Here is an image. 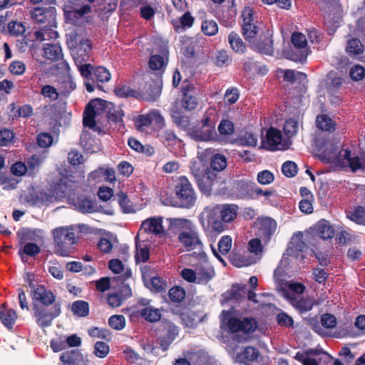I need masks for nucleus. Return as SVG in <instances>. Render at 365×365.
<instances>
[{
	"instance_id": "22",
	"label": "nucleus",
	"mask_w": 365,
	"mask_h": 365,
	"mask_svg": "<svg viewBox=\"0 0 365 365\" xmlns=\"http://www.w3.org/2000/svg\"><path fill=\"white\" fill-rule=\"evenodd\" d=\"M232 310H222L220 314L221 322L226 324L229 331L234 334L240 331L242 320L232 317Z\"/></svg>"
},
{
	"instance_id": "23",
	"label": "nucleus",
	"mask_w": 365,
	"mask_h": 365,
	"mask_svg": "<svg viewBox=\"0 0 365 365\" xmlns=\"http://www.w3.org/2000/svg\"><path fill=\"white\" fill-rule=\"evenodd\" d=\"M72 205L81 213H92L96 211V204L89 197L79 195L72 200Z\"/></svg>"
},
{
	"instance_id": "53",
	"label": "nucleus",
	"mask_w": 365,
	"mask_h": 365,
	"mask_svg": "<svg viewBox=\"0 0 365 365\" xmlns=\"http://www.w3.org/2000/svg\"><path fill=\"white\" fill-rule=\"evenodd\" d=\"M346 50L350 54L359 55L364 52V46L359 39L352 38L348 41Z\"/></svg>"
},
{
	"instance_id": "38",
	"label": "nucleus",
	"mask_w": 365,
	"mask_h": 365,
	"mask_svg": "<svg viewBox=\"0 0 365 365\" xmlns=\"http://www.w3.org/2000/svg\"><path fill=\"white\" fill-rule=\"evenodd\" d=\"M267 143L270 147L271 150L277 149V146L282 143V135L280 130L271 127L267 131L266 134Z\"/></svg>"
},
{
	"instance_id": "30",
	"label": "nucleus",
	"mask_w": 365,
	"mask_h": 365,
	"mask_svg": "<svg viewBox=\"0 0 365 365\" xmlns=\"http://www.w3.org/2000/svg\"><path fill=\"white\" fill-rule=\"evenodd\" d=\"M228 43L231 49L237 54H244L247 51V45L241 37L235 31L229 34L227 37Z\"/></svg>"
},
{
	"instance_id": "60",
	"label": "nucleus",
	"mask_w": 365,
	"mask_h": 365,
	"mask_svg": "<svg viewBox=\"0 0 365 365\" xmlns=\"http://www.w3.org/2000/svg\"><path fill=\"white\" fill-rule=\"evenodd\" d=\"M283 130L288 138L293 137L297 133L298 122L293 118L287 120L284 124Z\"/></svg>"
},
{
	"instance_id": "4",
	"label": "nucleus",
	"mask_w": 365,
	"mask_h": 365,
	"mask_svg": "<svg viewBox=\"0 0 365 365\" xmlns=\"http://www.w3.org/2000/svg\"><path fill=\"white\" fill-rule=\"evenodd\" d=\"M56 252L62 256L70 255L72 246L76 242L74 230L68 227H60L52 231Z\"/></svg>"
},
{
	"instance_id": "6",
	"label": "nucleus",
	"mask_w": 365,
	"mask_h": 365,
	"mask_svg": "<svg viewBox=\"0 0 365 365\" xmlns=\"http://www.w3.org/2000/svg\"><path fill=\"white\" fill-rule=\"evenodd\" d=\"M50 306L34 304V317L37 324L41 328L50 327L53 320L61 313L59 302L54 303L51 307Z\"/></svg>"
},
{
	"instance_id": "15",
	"label": "nucleus",
	"mask_w": 365,
	"mask_h": 365,
	"mask_svg": "<svg viewBox=\"0 0 365 365\" xmlns=\"http://www.w3.org/2000/svg\"><path fill=\"white\" fill-rule=\"evenodd\" d=\"M32 299L38 302L40 305H53L56 301V295L50 289L43 285H38L31 292Z\"/></svg>"
},
{
	"instance_id": "48",
	"label": "nucleus",
	"mask_w": 365,
	"mask_h": 365,
	"mask_svg": "<svg viewBox=\"0 0 365 365\" xmlns=\"http://www.w3.org/2000/svg\"><path fill=\"white\" fill-rule=\"evenodd\" d=\"M218 24L215 20H205L201 25V30L205 36H212L218 32Z\"/></svg>"
},
{
	"instance_id": "20",
	"label": "nucleus",
	"mask_w": 365,
	"mask_h": 365,
	"mask_svg": "<svg viewBox=\"0 0 365 365\" xmlns=\"http://www.w3.org/2000/svg\"><path fill=\"white\" fill-rule=\"evenodd\" d=\"M260 356V352L258 349L248 346H246L240 353L237 354V361L245 365H253L257 362Z\"/></svg>"
},
{
	"instance_id": "19",
	"label": "nucleus",
	"mask_w": 365,
	"mask_h": 365,
	"mask_svg": "<svg viewBox=\"0 0 365 365\" xmlns=\"http://www.w3.org/2000/svg\"><path fill=\"white\" fill-rule=\"evenodd\" d=\"M202 259H204V264L197 265L195 269L197 283L204 284L208 283L215 277V272L214 267L207 263L206 257Z\"/></svg>"
},
{
	"instance_id": "45",
	"label": "nucleus",
	"mask_w": 365,
	"mask_h": 365,
	"mask_svg": "<svg viewBox=\"0 0 365 365\" xmlns=\"http://www.w3.org/2000/svg\"><path fill=\"white\" fill-rule=\"evenodd\" d=\"M283 78L284 81L293 83L298 81L299 83L304 82L307 78L306 73L301 71H296L292 69H287L284 71Z\"/></svg>"
},
{
	"instance_id": "8",
	"label": "nucleus",
	"mask_w": 365,
	"mask_h": 365,
	"mask_svg": "<svg viewBox=\"0 0 365 365\" xmlns=\"http://www.w3.org/2000/svg\"><path fill=\"white\" fill-rule=\"evenodd\" d=\"M178 239L187 251L198 250L201 258L206 257L202 250L203 244L200 239V233L195 228H190L187 231H182L178 234Z\"/></svg>"
},
{
	"instance_id": "10",
	"label": "nucleus",
	"mask_w": 365,
	"mask_h": 365,
	"mask_svg": "<svg viewBox=\"0 0 365 365\" xmlns=\"http://www.w3.org/2000/svg\"><path fill=\"white\" fill-rule=\"evenodd\" d=\"M178 327L173 323L168 322L163 324L158 337L159 348L163 351L168 350L178 336Z\"/></svg>"
},
{
	"instance_id": "49",
	"label": "nucleus",
	"mask_w": 365,
	"mask_h": 365,
	"mask_svg": "<svg viewBox=\"0 0 365 365\" xmlns=\"http://www.w3.org/2000/svg\"><path fill=\"white\" fill-rule=\"evenodd\" d=\"M217 129L220 135H231L235 132V125L228 119H222L218 125Z\"/></svg>"
},
{
	"instance_id": "47",
	"label": "nucleus",
	"mask_w": 365,
	"mask_h": 365,
	"mask_svg": "<svg viewBox=\"0 0 365 365\" xmlns=\"http://www.w3.org/2000/svg\"><path fill=\"white\" fill-rule=\"evenodd\" d=\"M181 103L186 110L191 111L197 108L199 103L195 94L185 93L182 96Z\"/></svg>"
},
{
	"instance_id": "28",
	"label": "nucleus",
	"mask_w": 365,
	"mask_h": 365,
	"mask_svg": "<svg viewBox=\"0 0 365 365\" xmlns=\"http://www.w3.org/2000/svg\"><path fill=\"white\" fill-rule=\"evenodd\" d=\"M168 53V48H164L161 50V55H152L148 62L150 68L153 71L165 69L167 65Z\"/></svg>"
},
{
	"instance_id": "17",
	"label": "nucleus",
	"mask_w": 365,
	"mask_h": 365,
	"mask_svg": "<svg viewBox=\"0 0 365 365\" xmlns=\"http://www.w3.org/2000/svg\"><path fill=\"white\" fill-rule=\"evenodd\" d=\"M80 71L81 75L84 78V86L88 93H92L95 90L96 82L93 78V68L91 63H83L76 64Z\"/></svg>"
},
{
	"instance_id": "58",
	"label": "nucleus",
	"mask_w": 365,
	"mask_h": 365,
	"mask_svg": "<svg viewBox=\"0 0 365 365\" xmlns=\"http://www.w3.org/2000/svg\"><path fill=\"white\" fill-rule=\"evenodd\" d=\"M109 326L115 330H122L125 327V318L121 314H115L108 319Z\"/></svg>"
},
{
	"instance_id": "61",
	"label": "nucleus",
	"mask_w": 365,
	"mask_h": 365,
	"mask_svg": "<svg viewBox=\"0 0 365 365\" xmlns=\"http://www.w3.org/2000/svg\"><path fill=\"white\" fill-rule=\"evenodd\" d=\"M215 180H209L205 177L196 180L200 190L206 195H210Z\"/></svg>"
},
{
	"instance_id": "14",
	"label": "nucleus",
	"mask_w": 365,
	"mask_h": 365,
	"mask_svg": "<svg viewBox=\"0 0 365 365\" xmlns=\"http://www.w3.org/2000/svg\"><path fill=\"white\" fill-rule=\"evenodd\" d=\"M246 292V284H234L230 289L222 294V303L229 302L240 303L245 299Z\"/></svg>"
},
{
	"instance_id": "39",
	"label": "nucleus",
	"mask_w": 365,
	"mask_h": 365,
	"mask_svg": "<svg viewBox=\"0 0 365 365\" xmlns=\"http://www.w3.org/2000/svg\"><path fill=\"white\" fill-rule=\"evenodd\" d=\"M300 235L302 234L300 233ZM307 248L306 243L302 240V237L292 238L287 248L288 255L293 257H298L300 252H303Z\"/></svg>"
},
{
	"instance_id": "35",
	"label": "nucleus",
	"mask_w": 365,
	"mask_h": 365,
	"mask_svg": "<svg viewBox=\"0 0 365 365\" xmlns=\"http://www.w3.org/2000/svg\"><path fill=\"white\" fill-rule=\"evenodd\" d=\"M316 231L319 237L323 240L331 239L335 234L333 226L325 220H322L317 224Z\"/></svg>"
},
{
	"instance_id": "21",
	"label": "nucleus",
	"mask_w": 365,
	"mask_h": 365,
	"mask_svg": "<svg viewBox=\"0 0 365 365\" xmlns=\"http://www.w3.org/2000/svg\"><path fill=\"white\" fill-rule=\"evenodd\" d=\"M96 111L95 107L89 103L86 106L83 113V125L84 127L89 128L93 131L101 133L102 130L101 127L96 124Z\"/></svg>"
},
{
	"instance_id": "40",
	"label": "nucleus",
	"mask_w": 365,
	"mask_h": 365,
	"mask_svg": "<svg viewBox=\"0 0 365 365\" xmlns=\"http://www.w3.org/2000/svg\"><path fill=\"white\" fill-rule=\"evenodd\" d=\"M111 75L110 71L103 66H97L93 69V78L96 82V86L100 90L102 86L98 85V83H106L110 81Z\"/></svg>"
},
{
	"instance_id": "50",
	"label": "nucleus",
	"mask_w": 365,
	"mask_h": 365,
	"mask_svg": "<svg viewBox=\"0 0 365 365\" xmlns=\"http://www.w3.org/2000/svg\"><path fill=\"white\" fill-rule=\"evenodd\" d=\"M196 41L192 38H187L182 41V53L187 58H192L195 54Z\"/></svg>"
},
{
	"instance_id": "43",
	"label": "nucleus",
	"mask_w": 365,
	"mask_h": 365,
	"mask_svg": "<svg viewBox=\"0 0 365 365\" xmlns=\"http://www.w3.org/2000/svg\"><path fill=\"white\" fill-rule=\"evenodd\" d=\"M259 32V27L257 24H252L250 25H242V34L245 39L249 43H252L257 37Z\"/></svg>"
},
{
	"instance_id": "12",
	"label": "nucleus",
	"mask_w": 365,
	"mask_h": 365,
	"mask_svg": "<svg viewBox=\"0 0 365 365\" xmlns=\"http://www.w3.org/2000/svg\"><path fill=\"white\" fill-rule=\"evenodd\" d=\"M78 6H70L68 9L64 10V17L66 22L73 25H78L81 20L92 11L91 6L88 4H83L77 8Z\"/></svg>"
},
{
	"instance_id": "26",
	"label": "nucleus",
	"mask_w": 365,
	"mask_h": 365,
	"mask_svg": "<svg viewBox=\"0 0 365 365\" xmlns=\"http://www.w3.org/2000/svg\"><path fill=\"white\" fill-rule=\"evenodd\" d=\"M317 304H318L317 301L312 297H295L292 299V305L300 314L311 311Z\"/></svg>"
},
{
	"instance_id": "34",
	"label": "nucleus",
	"mask_w": 365,
	"mask_h": 365,
	"mask_svg": "<svg viewBox=\"0 0 365 365\" xmlns=\"http://www.w3.org/2000/svg\"><path fill=\"white\" fill-rule=\"evenodd\" d=\"M232 246V238L229 235H225L221 237L218 244H217V251L212 247V252L214 255L219 259L220 261L223 262V259L220 257V255H227Z\"/></svg>"
},
{
	"instance_id": "51",
	"label": "nucleus",
	"mask_w": 365,
	"mask_h": 365,
	"mask_svg": "<svg viewBox=\"0 0 365 365\" xmlns=\"http://www.w3.org/2000/svg\"><path fill=\"white\" fill-rule=\"evenodd\" d=\"M115 94L119 98H138L139 93L130 86H123L115 88L114 90Z\"/></svg>"
},
{
	"instance_id": "54",
	"label": "nucleus",
	"mask_w": 365,
	"mask_h": 365,
	"mask_svg": "<svg viewBox=\"0 0 365 365\" xmlns=\"http://www.w3.org/2000/svg\"><path fill=\"white\" fill-rule=\"evenodd\" d=\"M117 197L118 204L120 205L123 212L131 213L134 212V209L133 208V206L130 204V201L128 199L126 193L120 192L118 193Z\"/></svg>"
},
{
	"instance_id": "59",
	"label": "nucleus",
	"mask_w": 365,
	"mask_h": 365,
	"mask_svg": "<svg viewBox=\"0 0 365 365\" xmlns=\"http://www.w3.org/2000/svg\"><path fill=\"white\" fill-rule=\"evenodd\" d=\"M172 117L174 123L183 129H187L190 126V118L182 114L180 111L175 110L173 113Z\"/></svg>"
},
{
	"instance_id": "36",
	"label": "nucleus",
	"mask_w": 365,
	"mask_h": 365,
	"mask_svg": "<svg viewBox=\"0 0 365 365\" xmlns=\"http://www.w3.org/2000/svg\"><path fill=\"white\" fill-rule=\"evenodd\" d=\"M316 125L322 131L332 133L336 130L335 123L326 114H320L317 116Z\"/></svg>"
},
{
	"instance_id": "27",
	"label": "nucleus",
	"mask_w": 365,
	"mask_h": 365,
	"mask_svg": "<svg viewBox=\"0 0 365 365\" xmlns=\"http://www.w3.org/2000/svg\"><path fill=\"white\" fill-rule=\"evenodd\" d=\"M257 222L259 231L266 238L269 239L274 233L277 229L276 221L269 217H262L259 218Z\"/></svg>"
},
{
	"instance_id": "9",
	"label": "nucleus",
	"mask_w": 365,
	"mask_h": 365,
	"mask_svg": "<svg viewBox=\"0 0 365 365\" xmlns=\"http://www.w3.org/2000/svg\"><path fill=\"white\" fill-rule=\"evenodd\" d=\"M76 45L72 48L71 55L76 64L83 63L88 61L91 51L92 43L87 38L78 40L75 39Z\"/></svg>"
},
{
	"instance_id": "18",
	"label": "nucleus",
	"mask_w": 365,
	"mask_h": 365,
	"mask_svg": "<svg viewBox=\"0 0 365 365\" xmlns=\"http://www.w3.org/2000/svg\"><path fill=\"white\" fill-rule=\"evenodd\" d=\"M80 71L81 75L84 78V86L88 93H92L95 90L96 82L93 78V68L91 63H83L76 64Z\"/></svg>"
},
{
	"instance_id": "31",
	"label": "nucleus",
	"mask_w": 365,
	"mask_h": 365,
	"mask_svg": "<svg viewBox=\"0 0 365 365\" xmlns=\"http://www.w3.org/2000/svg\"><path fill=\"white\" fill-rule=\"evenodd\" d=\"M17 319V314L13 309L0 307V321L8 329H12Z\"/></svg>"
},
{
	"instance_id": "44",
	"label": "nucleus",
	"mask_w": 365,
	"mask_h": 365,
	"mask_svg": "<svg viewBox=\"0 0 365 365\" xmlns=\"http://www.w3.org/2000/svg\"><path fill=\"white\" fill-rule=\"evenodd\" d=\"M140 315L148 322H155L160 319L161 313L158 309L148 307L140 310Z\"/></svg>"
},
{
	"instance_id": "33",
	"label": "nucleus",
	"mask_w": 365,
	"mask_h": 365,
	"mask_svg": "<svg viewBox=\"0 0 365 365\" xmlns=\"http://www.w3.org/2000/svg\"><path fill=\"white\" fill-rule=\"evenodd\" d=\"M195 19L190 12L186 11L178 19L173 21V25L176 32H180L182 30L189 29L192 26Z\"/></svg>"
},
{
	"instance_id": "5",
	"label": "nucleus",
	"mask_w": 365,
	"mask_h": 365,
	"mask_svg": "<svg viewBox=\"0 0 365 365\" xmlns=\"http://www.w3.org/2000/svg\"><path fill=\"white\" fill-rule=\"evenodd\" d=\"M293 47L287 51V58L297 63H304L311 53L306 36L300 32H294L291 37Z\"/></svg>"
},
{
	"instance_id": "57",
	"label": "nucleus",
	"mask_w": 365,
	"mask_h": 365,
	"mask_svg": "<svg viewBox=\"0 0 365 365\" xmlns=\"http://www.w3.org/2000/svg\"><path fill=\"white\" fill-rule=\"evenodd\" d=\"M138 237H135V241H137ZM136 254L135 260L137 262H145L149 259L150 251L147 247H142L140 244L138 242H135Z\"/></svg>"
},
{
	"instance_id": "3",
	"label": "nucleus",
	"mask_w": 365,
	"mask_h": 365,
	"mask_svg": "<svg viewBox=\"0 0 365 365\" xmlns=\"http://www.w3.org/2000/svg\"><path fill=\"white\" fill-rule=\"evenodd\" d=\"M174 191L178 207L191 208L195 206L197 195L192 185L185 176H180L176 180Z\"/></svg>"
},
{
	"instance_id": "32",
	"label": "nucleus",
	"mask_w": 365,
	"mask_h": 365,
	"mask_svg": "<svg viewBox=\"0 0 365 365\" xmlns=\"http://www.w3.org/2000/svg\"><path fill=\"white\" fill-rule=\"evenodd\" d=\"M43 56L46 58L56 61L62 58V49L58 43H46L43 46Z\"/></svg>"
},
{
	"instance_id": "1",
	"label": "nucleus",
	"mask_w": 365,
	"mask_h": 365,
	"mask_svg": "<svg viewBox=\"0 0 365 365\" xmlns=\"http://www.w3.org/2000/svg\"><path fill=\"white\" fill-rule=\"evenodd\" d=\"M31 16L32 20L41 27L34 32L36 39L45 41L58 36V32L53 29V27H56V9L54 6L35 7L31 11Z\"/></svg>"
},
{
	"instance_id": "64",
	"label": "nucleus",
	"mask_w": 365,
	"mask_h": 365,
	"mask_svg": "<svg viewBox=\"0 0 365 365\" xmlns=\"http://www.w3.org/2000/svg\"><path fill=\"white\" fill-rule=\"evenodd\" d=\"M241 16L242 18V25L257 24L255 13L250 7H245L242 11Z\"/></svg>"
},
{
	"instance_id": "41",
	"label": "nucleus",
	"mask_w": 365,
	"mask_h": 365,
	"mask_svg": "<svg viewBox=\"0 0 365 365\" xmlns=\"http://www.w3.org/2000/svg\"><path fill=\"white\" fill-rule=\"evenodd\" d=\"M182 325L187 328H195L197 325V314L190 309H185L179 314Z\"/></svg>"
},
{
	"instance_id": "37",
	"label": "nucleus",
	"mask_w": 365,
	"mask_h": 365,
	"mask_svg": "<svg viewBox=\"0 0 365 365\" xmlns=\"http://www.w3.org/2000/svg\"><path fill=\"white\" fill-rule=\"evenodd\" d=\"M190 170L195 180L200 179L203 177L207 178V167H205L201 159H192L190 163Z\"/></svg>"
},
{
	"instance_id": "24",
	"label": "nucleus",
	"mask_w": 365,
	"mask_h": 365,
	"mask_svg": "<svg viewBox=\"0 0 365 365\" xmlns=\"http://www.w3.org/2000/svg\"><path fill=\"white\" fill-rule=\"evenodd\" d=\"M145 232L160 235L163 233V220L161 217H150L144 220L140 227Z\"/></svg>"
},
{
	"instance_id": "42",
	"label": "nucleus",
	"mask_w": 365,
	"mask_h": 365,
	"mask_svg": "<svg viewBox=\"0 0 365 365\" xmlns=\"http://www.w3.org/2000/svg\"><path fill=\"white\" fill-rule=\"evenodd\" d=\"M71 309L74 315L85 317L89 314V304L83 300H77L73 302Z\"/></svg>"
},
{
	"instance_id": "62",
	"label": "nucleus",
	"mask_w": 365,
	"mask_h": 365,
	"mask_svg": "<svg viewBox=\"0 0 365 365\" xmlns=\"http://www.w3.org/2000/svg\"><path fill=\"white\" fill-rule=\"evenodd\" d=\"M297 165L290 160L284 162L282 165V173L287 178H292L297 173Z\"/></svg>"
},
{
	"instance_id": "52",
	"label": "nucleus",
	"mask_w": 365,
	"mask_h": 365,
	"mask_svg": "<svg viewBox=\"0 0 365 365\" xmlns=\"http://www.w3.org/2000/svg\"><path fill=\"white\" fill-rule=\"evenodd\" d=\"M349 218L356 224L365 225V207H356L352 212H350Z\"/></svg>"
},
{
	"instance_id": "2",
	"label": "nucleus",
	"mask_w": 365,
	"mask_h": 365,
	"mask_svg": "<svg viewBox=\"0 0 365 365\" xmlns=\"http://www.w3.org/2000/svg\"><path fill=\"white\" fill-rule=\"evenodd\" d=\"M239 207L235 204H220L215 205L209 215L208 221L213 230L221 232L224 230L222 222H232L237 215Z\"/></svg>"
},
{
	"instance_id": "16",
	"label": "nucleus",
	"mask_w": 365,
	"mask_h": 365,
	"mask_svg": "<svg viewBox=\"0 0 365 365\" xmlns=\"http://www.w3.org/2000/svg\"><path fill=\"white\" fill-rule=\"evenodd\" d=\"M62 365H88V361L79 349L64 351L60 356Z\"/></svg>"
},
{
	"instance_id": "56",
	"label": "nucleus",
	"mask_w": 365,
	"mask_h": 365,
	"mask_svg": "<svg viewBox=\"0 0 365 365\" xmlns=\"http://www.w3.org/2000/svg\"><path fill=\"white\" fill-rule=\"evenodd\" d=\"M257 328V323L252 317H245L242 320L240 331L245 334H252Z\"/></svg>"
},
{
	"instance_id": "7",
	"label": "nucleus",
	"mask_w": 365,
	"mask_h": 365,
	"mask_svg": "<svg viewBox=\"0 0 365 365\" xmlns=\"http://www.w3.org/2000/svg\"><path fill=\"white\" fill-rule=\"evenodd\" d=\"M322 160L326 163H332L344 165L347 163L352 171H356L362 168L360 159L357 155L351 157V150L346 149L340 152L336 150L334 153H329L324 150L322 153Z\"/></svg>"
},
{
	"instance_id": "11",
	"label": "nucleus",
	"mask_w": 365,
	"mask_h": 365,
	"mask_svg": "<svg viewBox=\"0 0 365 365\" xmlns=\"http://www.w3.org/2000/svg\"><path fill=\"white\" fill-rule=\"evenodd\" d=\"M272 35V31L266 29L261 32L259 38H255L250 45L259 53L272 56L274 52Z\"/></svg>"
},
{
	"instance_id": "25",
	"label": "nucleus",
	"mask_w": 365,
	"mask_h": 365,
	"mask_svg": "<svg viewBox=\"0 0 365 365\" xmlns=\"http://www.w3.org/2000/svg\"><path fill=\"white\" fill-rule=\"evenodd\" d=\"M188 135L196 141H209L213 138L212 128L205 129L202 126H193L188 129Z\"/></svg>"
},
{
	"instance_id": "29",
	"label": "nucleus",
	"mask_w": 365,
	"mask_h": 365,
	"mask_svg": "<svg viewBox=\"0 0 365 365\" xmlns=\"http://www.w3.org/2000/svg\"><path fill=\"white\" fill-rule=\"evenodd\" d=\"M76 87L72 76L69 74L63 75L58 80L60 95L67 97Z\"/></svg>"
},
{
	"instance_id": "55",
	"label": "nucleus",
	"mask_w": 365,
	"mask_h": 365,
	"mask_svg": "<svg viewBox=\"0 0 365 365\" xmlns=\"http://www.w3.org/2000/svg\"><path fill=\"white\" fill-rule=\"evenodd\" d=\"M160 140L166 146L175 145L177 142L180 141L175 133L172 130H164L160 135Z\"/></svg>"
},
{
	"instance_id": "46",
	"label": "nucleus",
	"mask_w": 365,
	"mask_h": 365,
	"mask_svg": "<svg viewBox=\"0 0 365 365\" xmlns=\"http://www.w3.org/2000/svg\"><path fill=\"white\" fill-rule=\"evenodd\" d=\"M185 290L180 286H174L168 291V297L172 302L180 303L185 299Z\"/></svg>"
},
{
	"instance_id": "63",
	"label": "nucleus",
	"mask_w": 365,
	"mask_h": 365,
	"mask_svg": "<svg viewBox=\"0 0 365 365\" xmlns=\"http://www.w3.org/2000/svg\"><path fill=\"white\" fill-rule=\"evenodd\" d=\"M231 62V58L228 52L225 50L217 51L215 54V63L219 67L227 66Z\"/></svg>"
},
{
	"instance_id": "13",
	"label": "nucleus",
	"mask_w": 365,
	"mask_h": 365,
	"mask_svg": "<svg viewBox=\"0 0 365 365\" xmlns=\"http://www.w3.org/2000/svg\"><path fill=\"white\" fill-rule=\"evenodd\" d=\"M227 166L226 157L220 153L215 154L210 159V166L207 170V178L216 180L220 172L224 170Z\"/></svg>"
}]
</instances>
